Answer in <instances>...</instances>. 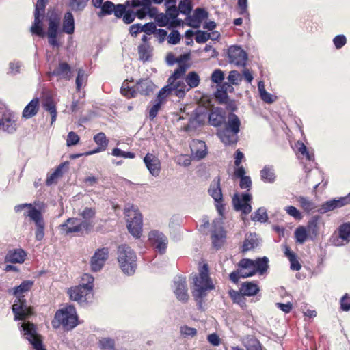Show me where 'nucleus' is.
Listing matches in <instances>:
<instances>
[{
    "mask_svg": "<svg viewBox=\"0 0 350 350\" xmlns=\"http://www.w3.org/2000/svg\"><path fill=\"white\" fill-rule=\"evenodd\" d=\"M268 258L263 257L256 260L243 259L239 262V269L237 271L230 273V278L234 282H237L240 278H247L259 272L262 274L268 268Z\"/></svg>",
    "mask_w": 350,
    "mask_h": 350,
    "instance_id": "nucleus-1",
    "label": "nucleus"
},
{
    "mask_svg": "<svg viewBox=\"0 0 350 350\" xmlns=\"http://www.w3.org/2000/svg\"><path fill=\"white\" fill-rule=\"evenodd\" d=\"M33 284V281L26 280L12 289V294L17 297V300L12 306L15 320H25L31 315V308L27 306L23 294L28 292Z\"/></svg>",
    "mask_w": 350,
    "mask_h": 350,
    "instance_id": "nucleus-2",
    "label": "nucleus"
},
{
    "mask_svg": "<svg viewBox=\"0 0 350 350\" xmlns=\"http://www.w3.org/2000/svg\"><path fill=\"white\" fill-rule=\"evenodd\" d=\"M79 323L75 308L72 306L63 308L56 312L55 319L52 321L53 327L55 329L62 325L66 330H71Z\"/></svg>",
    "mask_w": 350,
    "mask_h": 350,
    "instance_id": "nucleus-3",
    "label": "nucleus"
},
{
    "mask_svg": "<svg viewBox=\"0 0 350 350\" xmlns=\"http://www.w3.org/2000/svg\"><path fill=\"white\" fill-rule=\"evenodd\" d=\"M137 256L133 250L127 245H121L118 250V261L122 271L127 275L135 273Z\"/></svg>",
    "mask_w": 350,
    "mask_h": 350,
    "instance_id": "nucleus-4",
    "label": "nucleus"
},
{
    "mask_svg": "<svg viewBox=\"0 0 350 350\" xmlns=\"http://www.w3.org/2000/svg\"><path fill=\"white\" fill-rule=\"evenodd\" d=\"M187 69V67L185 65L180 64L168 79L167 86L179 98L183 97L185 93L189 90V88H187L183 78Z\"/></svg>",
    "mask_w": 350,
    "mask_h": 350,
    "instance_id": "nucleus-5",
    "label": "nucleus"
},
{
    "mask_svg": "<svg viewBox=\"0 0 350 350\" xmlns=\"http://www.w3.org/2000/svg\"><path fill=\"white\" fill-rule=\"evenodd\" d=\"M124 213L129 232L136 238L140 237L142 231V215L133 205L126 207Z\"/></svg>",
    "mask_w": 350,
    "mask_h": 350,
    "instance_id": "nucleus-6",
    "label": "nucleus"
},
{
    "mask_svg": "<svg viewBox=\"0 0 350 350\" xmlns=\"http://www.w3.org/2000/svg\"><path fill=\"white\" fill-rule=\"evenodd\" d=\"M213 288V282L208 276L207 265H204L198 275L194 279L193 296L201 297L205 291L212 290Z\"/></svg>",
    "mask_w": 350,
    "mask_h": 350,
    "instance_id": "nucleus-7",
    "label": "nucleus"
},
{
    "mask_svg": "<svg viewBox=\"0 0 350 350\" xmlns=\"http://www.w3.org/2000/svg\"><path fill=\"white\" fill-rule=\"evenodd\" d=\"M154 84L148 79H142L139 81L134 88L129 85L127 81H124L121 88V93L128 98L135 96L137 92L141 94L148 95L154 90Z\"/></svg>",
    "mask_w": 350,
    "mask_h": 350,
    "instance_id": "nucleus-8",
    "label": "nucleus"
},
{
    "mask_svg": "<svg viewBox=\"0 0 350 350\" xmlns=\"http://www.w3.org/2000/svg\"><path fill=\"white\" fill-rule=\"evenodd\" d=\"M93 226L92 223L88 221H81L77 218H70L59 226L60 232L62 234H68L73 232H79L83 230H89Z\"/></svg>",
    "mask_w": 350,
    "mask_h": 350,
    "instance_id": "nucleus-9",
    "label": "nucleus"
},
{
    "mask_svg": "<svg viewBox=\"0 0 350 350\" xmlns=\"http://www.w3.org/2000/svg\"><path fill=\"white\" fill-rule=\"evenodd\" d=\"M21 327L27 340L36 350H46L42 347L40 336L37 334L34 324L30 322L23 323Z\"/></svg>",
    "mask_w": 350,
    "mask_h": 350,
    "instance_id": "nucleus-10",
    "label": "nucleus"
},
{
    "mask_svg": "<svg viewBox=\"0 0 350 350\" xmlns=\"http://www.w3.org/2000/svg\"><path fill=\"white\" fill-rule=\"evenodd\" d=\"M109 256L107 248L98 249L90 260V267L93 271H99L103 267Z\"/></svg>",
    "mask_w": 350,
    "mask_h": 350,
    "instance_id": "nucleus-11",
    "label": "nucleus"
},
{
    "mask_svg": "<svg viewBox=\"0 0 350 350\" xmlns=\"http://www.w3.org/2000/svg\"><path fill=\"white\" fill-rule=\"evenodd\" d=\"M252 196L248 193H243L239 195L234 194L232 198V202L236 211H242L244 214H248L252 211V206L249 204L251 200Z\"/></svg>",
    "mask_w": 350,
    "mask_h": 350,
    "instance_id": "nucleus-12",
    "label": "nucleus"
},
{
    "mask_svg": "<svg viewBox=\"0 0 350 350\" xmlns=\"http://www.w3.org/2000/svg\"><path fill=\"white\" fill-rule=\"evenodd\" d=\"M148 238L151 244L159 252H165L168 241L167 237L162 232L157 230H152L148 234Z\"/></svg>",
    "mask_w": 350,
    "mask_h": 350,
    "instance_id": "nucleus-13",
    "label": "nucleus"
},
{
    "mask_svg": "<svg viewBox=\"0 0 350 350\" xmlns=\"http://www.w3.org/2000/svg\"><path fill=\"white\" fill-rule=\"evenodd\" d=\"M230 62L237 66H244L247 57L246 53L239 46H232L228 49Z\"/></svg>",
    "mask_w": 350,
    "mask_h": 350,
    "instance_id": "nucleus-14",
    "label": "nucleus"
},
{
    "mask_svg": "<svg viewBox=\"0 0 350 350\" xmlns=\"http://www.w3.org/2000/svg\"><path fill=\"white\" fill-rule=\"evenodd\" d=\"M221 219L213 221L214 230L212 232L211 239L215 247L219 248L225 241L226 233L223 230Z\"/></svg>",
    "mask_w": 350,
    "mask_h": 350,
    "instance_id": "nucleus-15",
    "label": "nucleus"
},
{
    "mask_svg": "<svg viewBox=\"0 0 350 350\" xmlns=\"http://www.w3.org/2000/svg\"><path fill=\"white\" fill-rule=\"evenodd\" d=\"M90 287H84L83 285L76 286L70 288L68 293L72 300L83 302L87 299V296L91 293Z\"/></svg>",
    "mask_w": 350,
    "mask_h": 350,
    "instance_id": "nucleus-16",
    "label": "nucleus"
},
{
    "mask_svg": "<svg viewBox=\"0 0 350 350\" xmlns=\"http://www.w3.org/2000/svg\"><path fill=\"white\" fill-rule=\"evenodd\" d=\"M209 194L217 203V208L220 215H222V211L224 210L223 206L219 204L222 201V193L220 188L219 180L215 179L212 182L210 189L208 190Z\"/></svg>",
    "mask_w": 350,
    "mask_h": 350,
    "instance_id": "nucleus-17",
    "label": "nucleus"
},
{
    "mask_svg": "<svg viewBox=\"0 0 350 350\" xmlns=\"http://www.w3.org/2000/svg\"><path fill=\"white\" fill-rule=\"evenodd\" d=\"M144 161L152 176H157L159 175L161 170V163L157 157L148 153L144 158Z\"/></svg>",
    "mask_w": 350,
    "mask_h": 350,
    "instance_id": "nucleus-18",
    "label": "nucleus"
},
{
    "mask_svg": "<svg viewBox=\"0 0 350 350\" xmlns=\"http://www.w3.org/2000/svg\"><path fill=\"white\" fill-rule=\"evenodd\" d=\"M174 293L177 299L181 301L187 300L188 298L187 287L184 278L177 277L174 280Z\"/></svg>",
    "mask_w": 350,
    "mask_h": 350,
    "instance_id": "nucleus-19",
    "label": "nucleus"
},
{
    "mask_svg": "<svg viewBox=\"0 0 350 350\" xmlns=\"http://www.w3.org/2000/svg\"><path fill=\"white\" fill-rule=\"evenodd\" d=\"M191 152L193 159L200 160L205 157L207 148L204 142L196 140L191 144Z\"/></svg>",
    "mask_w": 350,
    "mask_h": 350,
    "instance_id": "nucleus-20",
    "label": "nucleus"
},
{
    "mask_svg": "<svg viewBox=\"0 0 350 350\" xmlns=\"http://www.w3.org/2000/svg\"><path fill=\"white\" fill-rule=\"evenodd\" d=\"M42 104L44 109L48 111L51 117V124L52 125L57 118V110L55 103L50 95H46L43 97Z\"/></svg>",
    "mask_w": 350,
    "mask_h": 350,
    "instance_id": "nucleus-21",
    "label": "nucleus"
},
{
    "mask_svg": "<svg viewBox=\"0 0 350 350\" xmlns=\"http://www.w3.org/2000/svg\"><path fill=\"white\" fill-rule=\"evenodd\" d=\"M339 237L335 243L337 245H342L350 242V223H345L338 228Z\"/></svg>",
    "mask_w": 350,
    "mask_h": 350,
    "instance_id": "nucleus-22",
    "label": "nucleus"
},
{
    "mask_svg": "<svg viewBox=\"0 0 350 350\" xmlns=\"http://www.w3.org/2000/svg\"><path fill=\"white\" fill-rule=\"evenodd\" d=\"M25 255V252L21 249L10 250L6 254L5 261L12 263H23Z\"/></svg>",
    "mask_w": 350,
    "mask_h": 350,
    "instance_id": "nucleus-23",
    "label": "nucleus"
},
{
    "mask_svg": "<svg viewBox=\"0 0 350 350\" xmlns=\"http://www.w3.org/2000/svg\"><path fill=\"white\" fill-rule=\"evenodd\" d=\"M94 140L99 147L94 150L85 152V156L92 155L94 153L99 152L100 151H103L107 147L108 141H107L106 135L104 133L100 132V133L96 134L94 137Z\"/></svg>",
    "mask_w": 350,
    "mask_h": 350,
    "instance_id": "nucleus-24",
    "label": "nucleus"
},
{
    "mask_svg": "<svg viewBox=\"0 0 350 350\" xmlns=\"http://www.w3.org/2000/svg\"><path fill=\"white\" fill-rule=\"evenodd\" d=\"M217 135L225 144H235L238 140L237 134L229 129L219 130L217 132Z\"/></svg>",
    "mask_w": 350,
    "mask_h": 350,
    "instance_id": "nucleus-25",
    "label": "nucleus"
},
{
    "mask_svg": "<svg viewBox=\"0 0 350 350\" xmlns=\"http://www.w3.org/2000/svg\"><path fill=\"white\" fill-rule=\"evenodd\" d=\"M209 123L214 126H220L225 120V116L219 108H213L208 116Z\"/></svg>",
    "mask_w": 350,
    "mask_h": 350,
    "instance_id": "nucleus-26",
    "label": "nucleus"
},
{
    "mask_svg": "<svg viewBox=\"0 0 350 350\" xmlns=\"http://www.w3.org/2000/svg\"><path fill=\"white\" fill-rule=\"evenodd\" d=\"M39 109V100L33 98L23 109L22 116L25 119H29L36 116Z\"/></svg>",
    "mask_w": 350,
    "mask_h": 350,
    "instance_id": "nucleus-27",
    "label": "nucleus"
},
{
    "mask_svg": "<svg viewBox=\"0 0 350 350\" xmlns=\"http://www.w3.org/2000/svg\"><path fill=\"white\" fill-rule=\"evenodd\" d=\"M49 23L47 31V36H57L58 29L59 26L60 17L57 14H52L49 16Z\"/></svg>",
    "mask_w": 350,
    "mask_h": 350,
    "instance_id": "nucleus-28",
    "label": "nucleus"
},
{
    "mask_svg": "<svg viewBox=\"0 0 350 350\" xmlns=\"http://www.w3.org/2000/svg\"><path fill=\"white\" fill-rule=\"evenodd\" d=\"M1 126L4 131L8 133L14 132L17 127L16 120L12 116L3 117L1 120H0V126Z\"/></svg>",
    "mask_w": 350,
    "mask_h": 350,
    "instance_id": "nucleus-29",
    "label": "nucleus"
},
{
    "mask_svg": "<svg viewBox=\"0 0 350 350\" xmlns=\"http://www.w3.org/2000/svg\"><path fill=\"white\" fill-rule=\"evenodd\" d=\"M75 30L74 16L70 12H66L63 20V31L68 33H73Z\"/></svg>",
    "mask_w": 350,
    "mask_h": 350,
    "instance_id": "nucleus-30",
    "label": "nucleus"
},
{
    "mask_svg": "<svg viewBox=\"0 0 350 350\" xmlns=\"http://www.w3.org/2000/svg\"><path fill=\"white\" fill-rule=\"evenodd\" d=\"M26 205L28 206V210L25 213V215L29 217L35 223V225L44 222L42 215L38 210L36 209L31 204Z\"/></svg>",
    "mask_w": 350,
    "mask_h": 350,
    "instance_id": "nucleus-31",
    "label": "nucleus"
},
{
    "mask_svg": "<svg viewBox=\"0 0 350 350\" xmlns=\"http://www.w3.org/2000/svg\"><path fill=\"white\" fill-rule=\"evenodd\" d=\"M240 125L241 122L238 116L234 113H230L224 129L231 130V131L237 134L239 132Z\"/></svg>",
    "mask_w": 350,
    "mask_h": 350,
    "instance_id": "nucleus-32",
    "label": "nucleus"
},
{
    "mask_svg": "<svg viewBox=\"0 0 350 350\" xmlns=\"http://www.w3.org/2000/svg\"><path fill=\"white\" fill-rule=\"evenodd\" d=\"M260 176L263 181L269 183H273L276 178L273 168L269 165L265 166L261 170Z\"/></svg>",
    "mask_w": 350,
    "mask_h": 350,
    "instance_id": "nucleus-33",
    "label": "nucleus"
},
{
    "mask_svg": "<svg viewBox=\"0 0 350 350\" xmlns=\"http://www.w3.org/2000/svg\"><path fill=\"white\" fill-rule=\"evenodd\" d=\"M208 17V13L204 9L197 8L193 14V18L191 21V25L197 27L200 23Z\"/></svg>",
    "mask_w": 350,
    "mask_h": 350,
    "instance_id": "nucleus-34",
    "label": "nucleus"
},
{
    "mask_svg": "<svg viewBox=\"0 0 350 350\" xmlns=\"http://www.w3.org/2000/svg\"><path fill=\"white\" fill-rule=\"evenodd\" d=\"M284 254L291 262V269L292 270L299 271L301 266L297 260L295 254L286 245L284 247Z\"/></svg>",
    "mask_w": 350,
    "mask_h": 350,
    "instance_id": "nucleus-35",
    "label": "nucleus"
},
{
    "mask_svg": "<svg viewBox=\"0 0 350 350\" xmlns=\"http://www.w3.org/2000/svg\"><path fill=\"white\" fill-rule=\"evenodd\" d=\"M240 291L245 295L252 296L259 291V288L253 282H245L242 284Z\"/></svg>",
    "mask_w": 350,
    "mask_h": 350,
    "instance_id": "nucleus-36",
    "label": "nucleus"
},
{
    "mask_svg": "<svg viewBox=\"0 0 350 350\" xmlns=\"http://www.w3.org/2000/svg\"><path fill=\"white\" fill-rule=\"evenodd\" d=\"M53 74L59 76L62 78L70 79V68L66 63L62 62L59 64V66L53 71Z\"/></svg>",
    "mask_w": 350,
    "mask_h": 350,
    "instance_id": "nucleus-37",
    "label": "nucleus"
},
{
    "mask_svg": "<svg viewBox=\"0 0 350 350\" xmlns=\"http://www.w3.org/2000/svg\"><path fill=\"white\" fill-rule=\"evenodd\" d=\"M295 237L297 243L303 244L310 238V236L305 226H299L295 230Z\"/></svg>",
    "mask_w": 350,
    "mask_h": 350,
    "instance_id": "nucleus-38",
    "label": "nucleus"
},
{
    "mask_svg": "<svg viewBox=\"0 0 350 350\" xmlns=\"http://www.w3.org/2000/svg\"><path fill=\"white\" fill-rule=\"evenodd\" d=\"M187 88H189V90L192 88H195L200 84V76L196 72H190L188 73L185 79Z\"/></svg>",
    "mask_w": 350,
    "mask_h": 350,
    "instance_id": "nucleus-39",
    "label": "nucleus"
},
{
    "mask_svg": "<svg viewBox=\"0 0 350 350\" xmlns=\"http://www.w3.org/2000/svg\"><path fill=\"white\" fill-rule=\"evenodd\" d=\"M310 239H314L317 237L319 234V222L317 217H313L309 221L307 226L306 227Z\"/></svg>",
    "mask_w": 350,
    "mask_h": 350,
    "instance_id": "nucleus-40",
    "label": "nucleus"
},
{
    "mask_svg": "<svg viewBox=\"0 0 350 350\" xmlns=\"http://www.w3.org/2000/svg\"><path fill=\"white\" fill-rule=\"evenodd\" d=\"M347 203V198H342L337 200H332L325 202L323 205V209L324 211H329L338 207H341Z\"/></svg>",
    "mask_w": 350,
    "mask_h": 350,
    "instance_id": "nucleus-41",
    "label": "nucleus"
},
{
    "mask_svg": "<svg viewBox=\"0 0 350 350\" xmlns=\"http://www.w3.org/2000/svg\"><path fill=\"white\" fill-rule=\"evenodd\" d=\"M40 16L35 14L34 23L31 27V32L39 36L44 37L45 33L43 31L42 20L40 18Z\"/></svg>",
    "mask_w": 350,
    "mask_h": 350,
    "instance_id": "nucleus-42",
    "label": "nucleus"
},
{
    "mask_svg": "<svg viewBox=\"0 0 350 350\" xmlns=\"http://www.w3.org/2000/svg\"><path fill=\"white\" fill-rule=\"evenodd\" d=\"M297 200L299 202L300 206L306 212H310L316 208L315 204L310 200L304 196H299Z\"/></svg>",
    "mask_w": 350,
    "mask_h": 350,
    "instance_id": "nucleus-43",
    "label": "nucleus"
},
{
    "mask_svg": "<svg viewBox=\"0 0 350 350\" xmlns=\"http://www.w3.org/2000/svg\"><path fill=\"white\" fill-rule=\"evenodd\" d=\"M138 52L140 59L147 61L151 55V48L148 44L144 43L139 46Z\"/></svg>",
    "mask_w": 350,
    "mask_h": 350,
    "instance_id": "nucleus-44",
    "label": "nucleus"
},
{
    "mask_svg": "<svg viewBox=\"0 0 350 350\" xmlns=\"http://www.w3.org/2000/svg\"><path fill=\"white\" fill-rule=\"evenodd\" d=\"M88 0H69V6L75 12L83 10Z\"/></svg>",
    "mask_w": 350,
    "mask_h": 350,
    "instance_id": "nucleus-45",
    "label": "nucleus"
},
{
    "mask_svg": "<svg viewBox=\"0 0 350 350\" xmlns=\"http://www.w3.org/2000/svg\"><path fill=\"white\" fill-rule=\"evenodd\" d=\"M172 92L170 90L167 85L163 88L159 92L157 97L154 101L159 103V104L163 105L165 101L166 98L172 93Z\"/></svg>",
    "mask_w": 350,
    "mask_h": 350,
    "instance_id": "nucleus-46",
    "label": "nucleus"
},
{
    "mask_svg": "<svg viewBox=\"0 0 350 350\" xmlns=\"http://www.w3.org/2000/svg\"><path fill=\"white\" fill-rule=\"evenodd\" d=\"M172 92L170 90L167 85L163 88L159 92L157 97L154 101L159 103V104L163 105L165 101L166 98L172 93Z\"/></svg>",
    "mask_w": 350,
    "mask_h": 350,
    "instance_id": "nucleus-47",
    "label": "nucleus"
},
{
    "mask_svg": "<svg viewBox=\"0 0 350 350\" xmlns=\"http://www.w3.org/2000/svg\"><path fill=\"white\" fill-rule=\"evenodd\" d=\"M180 332L185 338H193L197 334V329L187 325H183L180 327Z\"/></svg>",
    "mask_w": 350,
    "mask_h": 350,
    "instance_id": "nucleus-48",
    "label": "nucleus"
},
{
    "mask_svg": "<svg viewBox=\"0 0 350 350\" xmlns=\"http://www.w3.org/2000/svg\"><path fill=\"white\" fill-rule=\"evenodd\" d=\"M178 10L185 14H189L191 10V5L189 0H179Z\"/></svg>",
    "mask_w": 350,
    "mask_h": 350,
    "instance_id": "nucleus-49",
    "label": "nucleus"
},
{
    "mask_svg": "<svg viewBox=\"0 0 350 350\" xmlns=\"http://www.w3.org/2000/svg\"><path fill=\"white\" fill-rule=\"evenodd\" d=\"M252 219L254 221H265L267 219V214L265 209L260 208L252 216Z\"/></svg>",
    "mask_w": 350,
    "mask_h": 350,
    "instance_id": "nucleus-50",
    "label": "nucleus"
},
{
    "mask_svg": "<svg viewBox=\"0 0 350 350\" xmlns=\"http://www.w3.org/2000/svg\"><path fill=\"white\" fill-rule=\"evenodd\" d=\"M99 343L103 349L107 350H113L115 342L109 338H103L99 340Z\"/></svg>",
    "mask_w": 350,
    "mask_h": 350,
    "instance_id": "nucleus-51",
    "label": "nucleus"
},
{
    "mask_svg": "<svg viewBox=\"0 0 350 350\" xmlns=\"http://www.w3.org/2000/svg\"><path fill=\"white\" fill-rule=\"evenodd\" d=\"M295 146L297 149V150L302 154V155H304L306 159L309 161L310 160H312L313 159V154H310L308 151H307V148L306 147V146L304 144V143L301 142H297L296 144H295Z\"/></svg>",
    "mask_w": 350,
    "mask_h": 350,
    "instance_id": "nucleus-52",
    "label": "nucleus"
},
{
    "mask_svg": "<svg viewBox=\"0 0 350 350\" xmlns=\"http://www.w3.org/2000/svg\"><path fill=\"white\" fill-rule=\"evenodd\" d=\"M115 5L112 2L107 1L103 3L101 8V14H111L115 9Z\"/></svg>",
    "mask_w": 350,
    "mask_h": 350,
    "instance_id": "nucleus-53",
    "label": "nucleus"
},
{
    "mask_svg": "<svg viewBox=\"0 0 350 350\" xmlns=\"http://www.w3.org/2000/svg\"><path fill=\"white\" fill-rule=\"evenodd\" d=\"M228 80L232 85H238L241 81V75L236 70L230 72Z\"/></svg>",
    "mask_w": 350,
    "mask_h": 350,
    "instance_id": "nucleus-54",
    "label": "nucleus"
},
{
    "mask_svg": "<svg viewBox=\"0 0 350 350\" xmlns=\"http://www.w3.org/2000/svg\"><path fill=\"white\" fill-rule=\"evenodd\" d=\"M94 278L88 274L85 273L83 275L81 278V285L84 286V287H90V290L92 291L93 288V282H94Z\"/></svg>",
    "mask_w": 350,
    "mask_h": 350,
    "instance_id": "nucleus-55",
    "label": "nucleus"
},
{
    "mask_svg": "<svg viewBox=\"0 0 350 350\" xmlns=\"http://www.w3.org/2000/svg\"><path fill=\"white\" fill-rule=\"evenodd\" d=\"M86 81V75L82 69H79L77 77L76 79V85L77 90H79L82 85Z\"/></svg>",
    "mask_w": 350,
    "mask_h": 350,
    "instance_id": "nucleus-56",
    "label": "nucleus"
},
{
    "mask_svg": "<svg viewBox=\"0 0 350 350\" xmlns=\"http://www.w3.org/2000/svg\"><path fill=\"white\" fill-rule=\"evenodd\" d=\"M112 154L115 157H121L124 158L133 159L135 157V154L133 153L130 152H124L118 148L113 149Z\"/></svg>",
    "mask_w": 350,
    "mask_h": 350,
    "instance_id": "nucleus-57",
    "label": "nucleus"
},
{
    "mask_svg": "<svg viewBox=\"0 0 350 350\" xmlns=\"http://www.w3.org/2000/svg\"><path fill=\"white\" fill-rule=\"evenodd\" d=\"M79 135L75 132H70L68 134L66 144L68 146L76 145L79 142Z\"/></svg>",
    "mask_w": 350,
    "mask_h": 350,
    "instance_id": "nucleus-58",
    "label": "nucleus"
},
{
    "mask_svg": "<svg viewBox=\"0 0 350 350\" xmlns=\"http://www.w3.org/2000/svg\"><path fill=\"white\" fill-rule=\"evenodd\" d=\"M285 211L289 215L293 217L296 219L300 220L302 218L300 211L293 206H286L285 208Z\"/></svg>",
    "mask_w": 350,
    "mask_h": 350,
    "instance_id": "nucleus-59",
    "label": "nucleus"
},
{
    "mask_svg": "<svg viewBox=\"0 0 350 350\" xmlns=\"http://www.w3.org/2000/svg\"><path fill=\"white\" fill-rule=\"evenodd\" d=\"M180 40V35L176 30H173L167 37V42L171 44H176Z\"/></svg>",
    "mask_w": 350,
    "mask_h": 350,
    "instance_id": "nucleus-60",
    "label": "nucleus"
},
{
    "mask_svg": "<svg viewBox=\"0 0 350 350\" xmlns=\"http://www.w3.org/2000/svg\"><path fill=\"white\" fill-rule=\"evenodd\" d=\"M211 38V34L202 31H198L196 33V41L198 43H204Z\"/></svg>",
    "mask_w": 350,
    "mask_h": 350,
    "instance_id": "nucleus-61",
    "label": "nucleus"
},
{
    "mask_svg": "<svg viewBox=\"0 0 350 350\" xmlns=\"http://www.w3.org/2000/svg\"><path fill=\"white\" fill-rule=\"evenodd\" d=\"M224 79V74L223 71H221L219 69L215 70L212 75H211V80L213 82L215 83H221Z\"/></svg>",
    "mask_w": 350,
    "mask_h": 350,
    "instance_id": "nucleus-62",
    "label": "nucleus"
},
{
    "mask_svg": "<svg viewBox=\"0 0 350 350\" xmlns=\"http://www.w3.org/2000/svg\"><path fill=\"white\" fill-rule=\"evenodd\" d=\"M36 239L38 241H40L44 238V227L45 224L44 222L38 224L36 225Z\"/></svg>",
    "mask_w": 350,
    "mask_h": 350,
    "instance_id": "nucleus-63",
    "label": "nucleus"
},
{
    "mask_svg": "<svg viewBox=\"0 0 350 350\" xmlns=\"http://www.w3.org/2000/svg\"><path fill=\"white\" fill-rule=\"evenodd\" d=\"M155 21L161 27L165 26L170 23L169 17L163 13L157 14L155 17Z\"/></svg>",
    "mask_w": 350,
    "mask_h": 350,
    "instance_id": "nucleus-64",
    "label": "nucleus"
}]
</instances>
